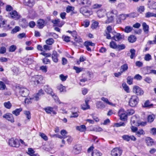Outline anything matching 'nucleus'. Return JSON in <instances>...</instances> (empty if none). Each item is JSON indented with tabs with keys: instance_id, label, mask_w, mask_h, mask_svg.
<instances>
[{
	"instance_id": "4c0bfd02",
	"label": "nucleus",
	"mask_w": 156,
	"mask_h": 156,
	"mask_svg": "<svg viewBox=\"0 0 156 156\" xmlns=\"http://www.w3.org/2000/svg\"><path fill=\"white\" fill-rule=\"evenodd\" d=\"M133 28L129 26H127L125 27L124 30L125 32L126 33H129L132 30Z\"/></svg>"
},
{
	"instance_id": "2f4dec72",
	"label": "nucleus",
	"mask_w": 156,
	"mask_h": 156,
	"mask_svg": "<svg viewBox=\"0 0 156 156\" xmlns=\"http://www.w3.org/2000/svg\"><path fill=\"white\" fill-rule=\"evenodd\" d=\"M22 111L21 108L16 109L12 112V113L16 116H18L20 115V112Z\"/></svg>"
},
{
	"instance_id": "864d4df0",
	"label": "nucleus",
	"mask_w": 156,
	"mask_h": 156,
	"mask_svg": "<svg viewBox=\"0 0 156 156\" xmlns=\"http://www.w3.org/2000/svg\"><path fill=\"white\" fill-rule=\"evenodd\" d=\"M134 111L132 109L127 110L126 113L127 115H132L134 113Z\"/></svg>"
},
{
	"instance_id": "f8f14e48",
	"label": "nucleus",
	"mask_w": 156,
	"mask_h": 156,
	"mask_svg": "<svg viewBox=\"0 0 156 156\" xmlns=\"http://www.w3.org/2000/svg\"><path fill=\"white\" fill-rule=\"evenodd\" d=\"M80 12L85 16H88L90 15V12L85 7L81 8L80 9Z\"/></svg>"
},
{
	"instance_id": "79ce46f5",
	"label": "nucleus",
	"mask_w": 156,
	"mask_h": 156,
	"mask_svg": "<svg viewBox=\"0 0 156 156\" xmlns=\"http://www.w3.org/2000/svg\"><path fill=\"white\" fill-rule=\"evenodd\" d=\"M6 87L5 83L2 81H0V90H5Z\"/></svg>"
},
{
	"instance_id": "f03ea898",
	"label": "nucleus",
	"mask_w": 156,
	"mask_h": 156,
	"mask_svg": "<svg viewBox=\"0 0 156 156\" xmlns=\"http://www.w3.org/2000/svg\"><path fill=\"white\" fill-rule=\"evenodd\" d=\"M9 145L12 147H18L20 146L19 142L17 139L14 138H11L9 141Z\"/></svg>"
},
{
	"instance_id": "4d7b16f0",
	"label": "nucleus",
	"mask_w": 156,
	"mask_h": 156,
	"mask_svg": "<svg viewBox=\"0 0 156 156\" xmlns=\"http://www.w3.org/2000/svg\"><path fill=\"white\" fill-rule=\"evenodd\" d=\"M68 77L67 76H65L62 74H61L59 76L60 79L63 81H65Z\"/></svg>"
},
{
	"instance_id": "473e14b6",
	"label": "nucleus",
	"mask_w": 156,
	"mask_h": 156,
	"mask_svg": "<svg viewBox=\"0 0 156 156\" xmlns=\"http://www.w3.org/2000/svg\"><path fill=\"white\" fill-rule=\"evenodd\" d=\"M20 29L21 28L19 27L16 26L12 30L11 33L12 34L16 33L17 32L20 31Z\"/></svg>"
},
{
	"instance_id": "8fccbe9b",
	"label": "nucleus",
	"mask_w": 156,
	"mask_h": 156,
	"mask_svg": "<svg viewBox=\"0 0 156 156\" xmlns=\"http://www.w3.org/2000/svg\"><path fill=\"white\" fill-rule=\"evenodd\" d=\"M127 83L129 85L132 84L133 83V78L129 76L127 78Z\"/></svg>"
},
{
	"instance_id": "a18cd8bd",
	"label": "nucleus",
	"mask_w": 156,
	"mask_h": 156,
	"mask_svg": "<svg viewBox=\"0 0 156 156\" xmlns=\"http://www.w3.org/2000/svg\"><path fill=\"white\" fill-rule=\"evenodd\" d=\"M4 105V106L8 109H10L12 106V105L9 101L5 102Z\"/></svg>"
},
{
	"instance_id": "4be33fe9",
	"label": "nucleus",
	"mask_w": 156,
	"mask_h": 156,
	"mask_svg": "<svg viewBox=\"0 0 156 156\" xmlns=\"http://www.w3.org/2000/svg\"><path fill=\"white\" fill-rule=\"evenodd\" d=\"M89 101L88 100H85V103L81 105V108L83 110H86L90 108V106L88 105Z\"/></svg>"
},
{
	"instance_id": "ddd939ff",
	"label": "nucleus",
	"mask_w": 156,
	"mask_h": 156,
	"mask_svg": "<svg viewBox=\"0 0 156 156\" xmlns=\"http://www.w3.org/2000/svg\"><path fill=\"white\" fill-rule=\"evenodd\" d=\"M52 58L54 62L57 63L58 61V57L59 56L57 52L55 51H54L51 55Z\"/></svg>"
},
{
	"instance_id": "c9c22d12",
	"label": "nucleus",
	"mask_w": 156,
	"mask_h": 156,
	"mask_svg": "<svg viewBox=\"0 0 156 156\" xmlns=\"http://www.w3.org/2000/svg\"><path fill=\"white\" fill-rule=\"evenodd\" d=\"M139 14L136 12H133L129 14H127V16L128 17L131 18H135L137 17Z\"/></svg>"
},
{
	"instance_id": "052dcab7",
	"label": "nucleus",
	"mask_w": 156,
	"mask_h": 156,
	"mask_svg": "<svg viewBox=\"0 0 156 156\" xmlns=\"http://www.w3.org/2000/svg\"><path fill=\"white\" fill-rule=\"evenodd\" d=\"M74 10V7L71 6H68L66 9V11L67 13L70 12Z\"/></svg>"
},
{
	"instance_id": "f704fd0d",
	"label": "nucleus",
	"mask_w": 156,
	"mask_h": 156,
	"mask_svg": "<svg viewBox=\"0 0 156 156\" xmlns=\"http://www.w3.org/2000/svg\"><path fill=\"white\" fill-rule=\"evenodd\" d=\"M102 154L97 150H94L92 154V156H101Z\"/></svg>"
},
{
	"instance_id": "9b49d317",
	"label": "nucleus",
	"mask_w": 156,
	"mask_h": 156,
	"mask_svg": "<svg viewBox=\"0 0 156 156\" xmlns=\"http://www.w3.org/2000/svg\"><path fill=\"white\" fill-rule=\"evenodd\" d=\"M128 17L127 14H122L119 15L117 18V22L118 23H120L122 21L126 19V18Z\"/></svg>"
},
{
	"instance_id": "f257e3e1",
	"label": "nucleus",
	"mask_w": 156,
	"mask_h": 156,
	"mask_svg": "<svg viewBox=\"0 0 156 156\" xmlns=\"http://www.w3.org/2000/svg\"><path fill=\"white\" fill-rule=\"evenodd\" d=\"M138 101L139 99L137 96H133L129 99V105L131 107H134L137 104Z\"/></svg>"
},
{
	"instance_id": "72a5a7b5",
	"label": "nucleus",
	"mask_w": 156,
	"mask_h": 156,
	"mask_svg": "<svg viewBox=\"0 0 156 156\" xmlns=\"http://www.w3.org/2000/svg\"><path fill=\"white\" fill-rule=\"evenodd\" d=\"M45 42L48 45H51L54 43V41L52 38H49Z\"/></svg>"
},
{
	"instance_id": "e2e57ef3",
	"label": "nucleus",
	"mask_w": 156,
	"mask_h": 156,
	"mask_svg": "<svg viewBox=\"0 0 156 156\" xmlns=\"http://www.w3.org/2000/svg\"><path fill=\"white\" fill-rule=\"evenodd\" d=\"M98 23L97 22L95 21L92 24L91 28L92 29H95L98 26Z\"/></svg>"
},
{
	"instance_id": "bb28decb",
	"label": "nucleus",
	"mask_w": 156,
	"mask_h": 156,
	"mask_svg": "<svg viewBox=\"0 0 156 156\" xmlns=\"http://www.w3.org/2000/svg\"><path fill=\"white\" fill-rule=\"evenodd\" d=\"M128 68V65L126 64H124L121 66L120 71L123 73L127 71Z\"/></svg>"
},
{
	"instance_id": "0e129e2a",
	"label": "nucleus",
	"mask_w": 156,
	"mask_h": 156,
	"mask_svg": "<svg viewBox=\"0 0 156 156\" xmlns=\"http://www.w3.org/2000/svg\"><path fill=\"white\" fill-rule=\"evenodd\" d=\"M125 125L124 122H120L119 123H115V126L116 127H119L121 126H124Z\"/></svg>"
},
{
	"instance_id": "3c124183",
	"label": "nucleus",
	"mask_w": 156,
	"mask_h": 156,
	"mask_svg": "<svg viewBox=\"0 0 156 156\" xmlns=\"http://www.w3.org/2000/svg\"><path fill=\"white\" fill-rule=\"evenodd\" d=\"M144 59L146 61H149L151 59V56L149 54H146L144 57Z\"/></svg>"
},
{
	"instance_id": "a211bd4d",
	"label": "nucleus",
	"mask_w": 156,
	"mask_h": 156,
	"mask_svg": "<svg viewBox=\"0 0 156 156\" xmlns=\"http://www.w3.org/2000/svg\"><path fill=\"white\" fill-rule=\"evenodd\" d=\"M97 14L99 18L103 17L106 14V11L104 9L99 10L97 11Z\"/></svg>"
},
{
	"instance_id": "7ed1b4c3",
	"label": "nucleus",
	"mask_w": 156,
	"mask_h": 156,
	"mask_svg": "<svg viewBox=\"0 0 156 156\" xmlns=\"http://www.w3.org/2000/svg\"><path fill=\"white\" fill-rule=\"evenodd\" d=\"M122 152V150L120 148L116 147L112 150L111 154L112 156H120Z\"/></svg>"
},
{
	"instance_id": "423d86ee",
	"label": "nucleus",
	"mask_w": 156,
	"mask_h": 156,
	"mask_svg": "<svg viewBox=\"0 0 156 156\" xmlns=\"http://www.w3.org/2000/svg\"><path fill=\"white\" fill-rule=\"evenodd\" d=\"M42 80V76L40 75H35L32 77L30 79L31 81L34 82L35 84H36V82L37 84H38L40 82V80L41 81Z\"/></svg>"
},
{
	"instance_id": "1a4fd4ad",
	"label": "nucleus",
	"mask_w": 156,
	"mask_h": 156,
	"mask_svg": "<svg viewBox=\"0 0 156 156\" xmlns=\"http://www.w3.org/2000/svg\"><path fill=\"white\" fill-rule=\"evenodd\" d=\"M3 117L7 119L9 121L13 123L14 122V119L12 114L10 113H7L3 116Z\"/></svg>"
},
{
	"instance_id": "6ab92c4d",
	"label": "nucleus",
	"mask_w": 156,
	"mask_h": 156,
	"mask_svg": "<svg viewBox=\"0 0 156 156\" xmlns=\"http://www.w3.org/2000/svg\"><path fill=\"white\" fill-rule=\"evenodd\" d=\"M81 150V147L80 145L75 146L73 150V152L75 154H78L80 153Z\"/></svg>"
},
{
	"instance_id": "c85d7f7f",
	"label": "nucleus",
	"mask_w": 156,
	"mask_h": 156,
	"mask_svg": "<svg viewBox=\"0 0 156 156\" xmlns=\"http://www.w3.org/2000/svg\"><path fill=\"white\" fill-rule=\"evenodd\" d=\"M91 4L90 0H84L83 6L84 7H89Z\"/></svg>"
},
{
	"instance_id": "6e6552de",
	"label": "nucleus",
	"mask_w": 156,
	"mask_h": 156,
	"mask_svg": "<svg viewBox=\"0 0 156 156\" xmlns=\"http://www.w3.org/2000/svg\"><path fill=\"white\" fill-rule=\"evenodd\" d=\"M12 19L15 20H18L20 18V16L17 12L16 10H13L9 13Z\"/></svg>"
},
{
	"instance_id": "e433bc0d",
	"label": "nucleus",
	"mask_w": 156,
	"mask_h": 156,
	"mask_svg": "<svg viewBox=\"0 0 156 156\" xmlns=\"http://www.w3.org/2000/svg\"><path fill=\"white\" fill-rule=\"evenodd\" d=\"M131 53L130 58L131 59H133L134 57H135V52L136 51L134 49H131L130 50Z\"/></svg>"
},
{
	"instance_id": "4468645a",
	"label": "nucleus",
	"mask_w": 156,
	"mask_h": 156,
	"mask_svg": "<svg viewBox=\"0 0 156 156\" xmlns=\"http://www.w3.org/2000/svg\"><path fill=\"white\" fill-rule=\"evenodd\" d=\"M124 37L123 35H121L119 33H116L115 35H114L113 37H112V39L115 41H119L122 39Z\"/></svg>"
},
{
	"instance_id": "37998d69",
	"label": "nucleus",
	"mask_w": 156,
	"mask_h": 156,
	"mask_svg": "<svg viewBox=\"0 0 156 156\" xmlns=\"http://www.w3.org/2000/svg\"><path fill=\"white\" fill-rule=\"evenodd\" d=\"M57 89H58L61 92H63L65 90V87L63 86L62 84H60L57 87Z\"/></svg>"
},
{
	"instance_id": "39448f33",
	"label": "nucleus",
	"mask_w": 156,
	"mask_h": 156,
	"mask_svg": "<svg viewBox=\"0 0 156 156\" xmlns=\"http://www.w3.org/2000/svg\"><path fill=\"white\" fill-rule=\"evenodd\" d=\"M133 92L137 95H141L144 94V91L138 86H135L133 88Z\"/></svg>"
},
{
	"instance_id": "9d476101",
	"label": "nucleus",
	"mask_w": 156,
	"mask_h": 156,
	"mask_svg": "<svg viewBox=\"0 0 156 156\" xmlns=\"http://www.w3.org/2000/svg\"><path fill=\"white\" fill-rule=\"evenodd\" d=\"M115 14L113 13L112 11L107 15L108 19L106 21L105 23H108L112 22L114 19Z\"/></svg>"
},
{
	"instance_id": "69168bd1",
	"label": "nucleus",
	"mask_w": 156,
	"mask_h": 156,
	"mask_svg": "<svg viewBox=\"0 0 156 156\" xmlns=\"http://www.w3.org/2000/svg\"><path fill=\"white\" fill-rule=\"evenodd\" d=\"M125 48V46L124 45L122 44L120 45H117V48L119 50H122L124 49Z\"/></svg>"
},
{
	"instance_id": "58836bf2",
	"label": "nucleus",
	"mask_w": 156,
	"mask_h": 156,
	"mask_svg": "<svg viewBox=\"0 0 156 156\" xmlns=\"http://www.w3.org/2000/svg\"><path fill=\"white\" fill-rule=\"evenodd\" d=\"M154 116L153 115H149L148 116L147 118L148 121L151 122H153L154 119Z\"/></svg>"
},
{
	"instance_id": "13d9d810",
	"label": "nucleus",
	"mask_w": 156,
	"mask_h": 156,
	"mask_svg": "<svg viewBox=\"0 0 156 156\" xmlns=\"http://www.w3.org/2000/svg\"><path fill=\"white\" fill-rule=\"evenodd\" d=\"M144 134V132L142 129H139L136 132V134L138 136H140Z\"/></svg>"
},
{
	"instance_id": "cd10ccee",
	"label": "nucleus",
	"mask_w": 156,
	"mask_h": 156,
	"mask_svg": "<svg viewBox=\"0 0 156 156\" xmlns=\"http://www.w3.org/2000/svg\"><path fill=\"white\" fill-rule=\"evenodd\" d=\"M60 21L59 19H55V20H53L52 21V22L53 24L55 25L56 26H58L59 27H61L63 25V24H61L60 23Z\"/></svg>"
},
{
	"instance_id": "5fc2aeb1",
	"label": "nucleus",
	"mask_w": 156,
	"mask_h": 156,
	"mask_svg": "<svg viewBox=\"0 0 156 156\" xmlns=\"http://www.w3.org/2000/svg\"><path fill=\"white\" fill-rule=\"evenodd\" d=\"M90 24L89 21L87 20H85L82 23V25L84 26L85 27H87L89 26Z\"/></svg>"
},
{
	"instance_id": "de8ad7c7",
	"label": "nucleus",
	"mask_w": 156,
	"mask_h": 156,
	"mask_svg": "<svg viewBox=\"0 0 156 156\" xmlns=\"http://www.w3.org/2000/svg\"><path fill=\"white\" fill-rule=\"evenodd\" d=\"M94 44L91 42L88 41H85L84 43V45L85 46H93L94 45Z\"/></svg>"
},
{
	"instance_id": "7c9ffc66",
	"label": "nucleus",
	"mask_w": 156,
	"mask_h": 156,
	"mask_svg": "<svg viewBox=\"0 0 156 156\" xmlns=\"http://www.w3.org/2000/svg\"><path fill=\"white\" fill-rule=\"evenodd\" d=\"M101 99L102 101H103L104 102H105L106 104H107L109 105L113 106L115 105L114 104H113L111 102H110L109 101L108 99L107 98H106L104 97H103L101 98Z\"/></svg>"
},
{
	"instance_id": "5701e85b",
	"label": "nucleus",
	"mask_w": 156,
	"mask_h": 156,
	"mask_svg": "<svg viewBox=\"0 0 156 156\" xmlns=\"http://www.w3.org/2000/svg\"><path fill=\"white\" fill-rule=\"evenodd\" d=\"M96 105L98 108L103 109L105 107V104L101 101H97Z\"/></svg>"
},
{
	"instance_id": "a19ab883",
	"label": "nucleus",
	"mask_w": 156,
	"mask_h": 156,
	"mask_svg": "<svg viewBox=\"0 0 156 156\" xmlns=\"http://www.w3.org/2000/svg\"><path fill=\"white\" fill-rule=\"evenodd\" d=\"M122 86L124 90L127 93L129 92V89L128 86L126 85V83H123L122 84Z\"/></svg>"
},
{
	"instance_id": "20e7f679",
	"label": "nucleus",
	"mask_w": 156,
	"mask_h": 156,
	"mask_svg": "<svg viewBox=\"0 0 156 156\" xmlns=\"http://www.w3.org/2000/svg\"><path fill=\"white\" fill-rule=\"evenodd\" d=\"M19 94L22 97H25L28 95L29 91L26 88L21 87L19 89Z\"/></svg>"
},
{
	"instance_id": "0eeeda50",
	"label": "nucleus",
	"mask_w": 156,
	"mask_h": 156,
	"mask_svg": "<svg viewBox=\"0 0 156 156\" xmlns=\"http://www.w3.org/2000/svg\"><path fill=\"white\" fill-rule=\"evenodd\" d=\"M118 115L121 120H124L127 118V115L126 113H125L123 109H121L119 111Z\"/></svg>"
},
{
	"instance_id": "a878e982",
	"label": "nucleus",
	"mask_w": 156,
	"mask_h": 156,
	"mask_svg": "<svg viewBox=\"0 0 156 156\" xmlns=\"http://www.w3.org/2000/svg\"><path fill=\"white\" fill-rule=\"evenodd\" d=\"M143 29L144 32L147 34L149 31V26L146 23L144 22L142 23Z\"/></svg>"
},
{
	"instance_id": "774afa93",
	"label": "nucleus",
	"mask_w": 156,
	"mask_h": 156,
	"mask_svg": "<svg viewBox=\"0 0 156 156\" xmlns=\"http://www.w3.org/2000/svg\"><path fill=\"white\" fill-rule=\"evenodd\" d=\"M6 51V48L4 47H1L0 48V53L3 54L5 53Z\"/></svg>"
},
{
	"instance_id": "dca6fc26",
	"label": "nucleus",
	"mask_w": 156,
	"mask_h": 156,
	"mask_svg": "<svg viewBox=\"0 0 156 156\" xmlns=\"http://www.w3.org/2000/svg\"><path fill=\"white\" fill-rule=\"evenodd\" d=\"M44 94V91L41 89L39 90L38 93H37L34 98H32L33 100L35 101H38L39 99V97L41 95Z\"/></svg>"
},
{
	"instance_id": "f3484780",
	"label": "nucleus",
	"mask_w": 156,
	"mask_h": 156,
	"mask_svg": "<svg viewBox=\"0 0 156 156\" xmlns=\"http://www.w3.org/2000/svg\"><path fill=\"white\" fill-rule=\"evenodd\" d=\"M45 21L44 20L40 19L37 22V26L40 29L42 28L45 26Z\"/></svg>"
},
{
	"instance_id": "412c9836",
	"label": "nucleus",
	"mask_w": 156,
	"mask_h": 156,
	"mask_svg": "<svg viewBox=\"0 0 156 156\" xmlns=\"http://www.w3.org/2000/svg\"><path fill=\"white\" fill-rule=\"evenodd\" d=\"M44 89L47 93L50 94L51 95H53L54 93L53 92L52 89L48 85L44 86Z\"/></svg>"
},
{
	"instance_id": "338daca9",
	"label": "nucleus",
	"mask_w": 156,
	"mask_h": 156,
	"mask_svg": "<svg viewBox=\"0 0 156 156\" xmlns=\"http://www.w3.org/2000/svg\"><path fill=\"white\" fill-rule=\"evenodd\" d=\"M153 13L148 12L146 13L145 17L146 18H149L151 17H153Z\"/></svg>"
},
{
	"instance_id": "6e6d98bb",
	"label": "nucleus",
	"mask_w": 156,
	"mask_h": 156,
	"mask_svg": "<svg viewBox=\"0 0 156 156\" xmlns=\"http://www.w3.org/2000/svg\"><path fill=\"white\" fill-rule=\"evenodd\" d=\"M42 61L43 63L45 64H47L50 63V60L46 57L44 58L43 59Z\"/></svg>"
},
{
	"instance_id": "393cba45",
	"label": "nucleus",
	"mask_w": 156,
	"mask_h": 156,
	"mask_svg": "<svg viewBox=\"0 0 156 156\" xmlns=\"http://www.w3.org/2000/svg\"><path fill=\"white\" fill-rule=\"evenodd\" d=\"M146 143L148 146H151L154 144V141L150 137H147L146 139Z\"/></svg>"
},
{
	"instance_id": "09e8293b",
	"label": "nucleus",
	"mask_w": 156,
	"mask_h": 156,
	"mask_svg": "<svg viewBox=\"0 0 156 156\" xmlns=\"http://www.w3.org/2000/svg\"><path fill=\"white\" fill-rule=\"evenodd\" d=\"M110 46L111 48H116L117 47V45L115 42L113 41H112L110 42Z\"/></svg>"
},
{
	"instance_id": "603ef678",
	"label": "nucleus",
	"mask_w": 156,
	"mask_h": 156,
	"mask_svg": "<svg viewBox=\"0 0 156 156\" xmlns=\"http://www.w3.org/2000/svg\"><path fill=\"white\" fill-rule=\"evenodd\" d=\"M39 135L44 140L47 141L48 140V137L44 133H40Z\"/></svg>"
},
{
	"instance_id": "680f3d73",
	"label": "nucleus",
	"mask_w": 156,
	"mask_h": 156,
	"mask_svg": "<svg viewBox=\"0 0 156 156\" xmlns=\"http://www.w3.org/2000/svg\"><path fill=\"white\" fill-rule=\"evenodd\" d=\"M144 6H140L138 8L137 11L141 13L144 11Z\"/></svg>"
},
{
	"instance_id": "ea45409f",
	"label": "nucleus",
	"mask_w": 156,
	"mask_h": 156,
	"mask_svg": "<svg viewBox=\"0 0 156 156\" xmlns=\"http://www.w3.org/2000/svg\"><path fill=\"white\" fill-rule=\"evenodd\" d=\"M24 113L26 116V118L28 120H30L31 119V115L30 112L27 111H25L24 112Z\"/></svg>"
},
{
	"instance_id": "49530a36",
	"label": "nucleus",
	"mask_w": 156,
	"mask_h": 156,
	"mask_svg": "<svg viewBox=\"0 0 156 156\" xmlns=\"http://www.w3.org/2000/svg\"><path fill=\"white\" fill-rule=\"evenodd\" d=\"M51 96H52L55 101L57 103H58L59 104H61L62 103L58 99V97L56 95H55L54 94L53 95H51Z\"/></svg>"
},
{
	"instance_id": "c03bdc74",
	"label": "nucleus",
	"mask_w": 156,
	"mask_h": 156,
	"mask_svg": "<svg viewBox=\"0 0 156 156\" xmlns=\"http://www.w3.org/2000/svg\"><path fill=\"white\" fill-rule=\"evenodd\" d=\"M73 69L76 71V73H79L83 71V68H79L76 66H74L73 67Z\"/></svg>"
},
{
	"instance_id": "aec40b11",
	"label": "nucleus",
	"mask_w": 156,
	"mask_h": 156,
	"mask_svg": "<svg viewBox=\"0 0 156 156\" xmlns=\"http://www.w3.org/2000/svg\"><path fill=\"white\" fill-rule=\"evenodd\" d=\"M23 3L25 5L30 7H32L35 3L34 0H24Z\"/></svg>"
},
{
	"instance_id": "bf43d9fd",
	"label": "nucleus",
	"mask_w": 156,
	"mask_h": 156,
	"mask_svg": "<svg viewBox=\"0 0 156 156\" xmlns=\"http://www.w3.org/2000/svg\"><path fill=\"white\" fill-rule=\"evenodd\" d=\"M16 48V46L15 45H12L10 46L9 48V51L10 52H14Z\"/></svg>"
},
{
	"instance_id": "c756f323",
	"label": "nucleus",
	"mask_w": 156,
	"mask_h": 156,
	"mask_svg": "<svg viewBox=\"0 0 156 156\" xmlns=\"http://www.w3.org/2000/svg\"><path fill=\"white\" fill-rule=\"evenodd\" d=\"M128 40L130 42L133 43L136 40V37L134 35H131L129 37Z\"/></svg>"
},
{
	"instance_id": "2eb2a0df",
	"label": "nucleus",
	"mask_w": 156,
	"mask_h": 156,
	"mask_svg": "<svg viewBox=\"0 0 156 156\" xmlns=\"http://www.w3.org/2000/svg\"><path fill=\"white\" fill-rule=\"evenodd\" d=\"M44 109L45 111L47 114H51L52 113L53 114H56V112L53 110V108L51 107H48L44 108Z\"/></svg>"
},
{
	"instance_id": "b1692460",
	"label": "nucleus",
	"mask_w": 156,
	"mask_h": 156,
	"mask_svg": "<svg viewBox=\"0 0 156 156\" xmlns=\"http://www.w3.org/2000/svg\"><path fill=\"white\" fill-rule=\"evenodd\" d=\"M76 129L77 130L81 132H83L85 131L86 129V127L84 125H81L79 126L76 127Z\"/></svg>"
}]
</instances>
